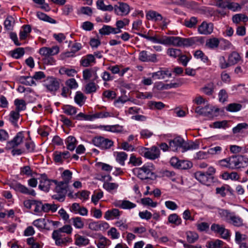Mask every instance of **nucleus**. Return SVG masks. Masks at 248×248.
<instances>
[{"label": "nucleus", "instance_id": "1", "mask_svg": "<svg viewBox=\"0 0 248 248\" xmlns=\"http://www.w3.org/2000/svg\"><path fill=\"white\" fill-rule=\"evenodd\" d=\"M146 32L142 33L139 32L138 34L147 40L155 43H159L163 45H172L177 46H190L196 42L203 41L201 37H193L189 38H184L176 36H163L161 38H158V36L155 35L150 36L149 35V32L146 33Z\"/></svg>", "mask_w": 248, "mask_h": 248}, {"label": "nucleus", "instance_id": "2", "mask_svg": "<svg viewBox=\"0 0 248 248\" xmlns=\"http://www.w3.org/2000/svg\"><path fill=\"white\" fill-rule=\"evenodd\" d=\"M146 17L149 20H152L155 22H159L157 23V27H155V29L165 30L167 29L168 25L170 21L166 17H163L161 14L158 12L149 10L146 12Z\"/></svg>", "mask_w": 248, "mask_h": 248}, {"label": "nucleus", "instance_id": "3", "mask_svg": "<svg viewBox=\"0 0 248 248\" xmlns=\"http://www.w3.org/2000/svg\"><path fill=\"white\" fill-rule=\"evenodd\" d=\"M154 167L152 164L144 165L141 168H136L132 170L133 173L141 180L153 179L155 175L153 172Z\"/></svg>", "mask_w": 248, "mask_h": 248}, {"label": "nucleus", "instance_id": "4", "mask_svg": "<svg viewBox=\"0 0 248 248\" xmlns=\"http://www.w3.org/2000/svg\"><path fill=\"white\" fill-rule=\"evenodd\" d=\"M231 169L245 168L248 165V158L244 155H233L230 157Z\"/></svg>", "mask_w": 248, "mask_h": 248}, {"label": "nucleus", "instance_id": "5", "mask_svg": "<svg viewBox=\"0 0 248 248\" xmlns=\"http://www.w3.org/2000/svg\"><path fill=\"white\" fill-rule=\"evenodd\" d=\"M92 142L94 145L102 150L109 149L113 145V142L111 140L101 136L93 138Z\"/></svg>", "mask_w": 248, "mask_h": 248}, {"label": "nucleus", "instance_id": "6", "mask_svg": "<svg viewBox=\"0 0 248 248\" xmlns=\"http://www.w3.org/2000/svg\"><path fill=\"white\" fill-rule=\"evenodd\" d=\"M52 237L55 240L56 245L59 246L66 245L67 243L72 241V239L70 237L65 236V235L59 232L57 230H54L53 232Z\"/></svg>", "mask_w": 248, "mask_h": 248}, {"label": "nucleus", "instance_id": "7", "mask_svg": "<svg viewBox=\"0 0 248 248\" xmlns=\"http://www.w3.org/2000/svg\"><path fill=\"white\" fill-rule=\"evenodd\" d=\"M44 86L50 92H55L60 87V82L55 78L50 77L44 80Z\"/></svg>", "mask_w": 248, "mask_h": 248}, {"label": "nucleus", "instance_id": "8", "mask_svg": "<svg viewBox=\"0 0 248 248\" xmlns=\"http://www.w3.org/2000/svg\"><path fill=\"white\" fill-rule=\"evenodd\" d=\"M11 187L17 192H20L22 194H27L32 196L36 195L35 191L32 189L28 188L26 186L21 184L15 182L11 185Z\"/></svg>", "mask_w": 248, "mask_h": 248}, {"label": "nucleus", "instance_id": "9", "mask_svg": "<svg viewBox=\"0 0 248 248\" xmlns=\"http://www.w3.org/2000/svg\"><path fill=\"white\" fill-rule=\"evenodd\" d=\"M24 138V132L22 131L18 132L12 140L7 142L5 149L10 150L18 146L23 142Z\"/></svg>", "mask_w": 248, "mask_h": 248}, {"label": "nucleus", "instance_id": "10", "mask_svg": "<svg viewBox=\"0 0 248 248\" xmlns=\"http://www.w3.org/2000/svg\"><path fill=\"white\" fill-rule=\"evenodd\" d=\"M129 23V19L124 18L123 20H117L116 23V28L111 27L108 25H103V27L99 30L98 31H116L118 30L121 31V29L124 28L125 26L128 25Z\"/></svg>", "mask_w": 248, "mask_h": 248}, {"label": "nucleus", "instance_id": "11", "mask_svg": "<svg viewBox=\"0 0 248 248\" xmlns=\"http://www.w3.org/2000/svg\"><path fill=\"white\" fill-rule=\"evenodd\" d=\"M211 230L214 232L220 234L224 239H227L230 236L229 230L223 225L214 223L211 225Z\"/></svg>", "mask_w": 248, "mask_h": 248}, {"label": "nucleus", "instance_id": "12", "mask_svg": "<svg viewBox=\"0 0 248 248\" xmlns=\"http://www.w3.org/2000/svg\"><path fill=\"white\" fill-rule=\"evenodd\" d=\"M98 68L96 67L86 69L83 71V78L84 80H89L93 78L92 81H95L98 78L97 71Z\"/></svg>", "mask_w": 248, "mask_h": 248}, {"label": "nucleus", "instance_id": "13", "mask_svg": "<svg viewBox=\"0 0 248 248\" xmlns=\"http://www.w3.org/2000/svg\"><path fill=\"white\" fill-rule=\"evenodd\" d=\"M52 180L47 178L46 175L45 173L41 175L39 178V188L41 190L48 192L50 189V186Z\"/></svg>", "mask_w": 248, "mask_h": 248}, {"label": "nucleus", "instance_id": "14", "mask_svg": "<svg viewBox=\"0 0 248 248\" xmlns=\"http://www.w3.org/2000/svg\"><path fill=\"white\" fill-rule=\"evenodd\" d=\"M184 139L180 136L176 137L173 140L169 141L170 150L176 152L181 148H183V144L184 143Z\"/></svg>", "mask_w": 248, "mask_h": 248}, {"label": "nucleus", "instance_id": "15", "mask_svg": "<svg viewBox=\"0 0 248 248\" xmlns=\"http://www.w3.org/2000/svg\"><path fill=\"white\" fill-rule=\"evenodd\" d=\"M119 5H115L114 6V12L117 15L125 16L127 15L130 12L129 5L124 2H120Z\"/></svg>", "mask_w": 248, "mask_h": 248}, {"label": "nucleus", "instance_id": "16", "mask_svg": "<svg viewBox=\"0 0 248 248\" xmlns=\"http://www.w3.org/2000/svg\"><path fill=\"white\" fill-rule=\"evenodd\" d=\"M208 176L204 172L201 171H197L194 173V177L198 181L206 185H209L211 183L213 182V180Z\"/></svg>", "mask_w": 248, "mask_h": 248}, {"label": "nucleus", "instance_id": "17", "mask_svg": "<svg viewBox=\"0 0 248 248\" xmlns=\"http://www.w3.org/2000/svg\"><path fill=\"white\" fill-rule=\"evenodd\" d=\"M114 205L123 209L130 210L136 207V204L128 200L117 201L114 202Z\"/></svg>", "mask_w": 248, "mask_h": 248}, {"label": "nucleus", "instance_id": "18", "mask_svg": "<svg viewBox=\"0 0 248 248\" xmlns=\"http://www.w3.org/2000/svg\"><path fill=\"white\" fill-rule=\"evenodd\" d=\"M152 78L155 79H163L166 78L171 77V73L169 70H159L155 72L150 73Z\"/></svg>", "mask_w": 248, "mask_h": 248}, {"label": "nucleus", "instance_id": "19", "mask_svg": "<svg viewBox=\"0 0 248 248\" xmlns=\"http://www.w3.org/2000/svg\"><path fill=\"white\" fill-rule=\"evenodd\" d=\"M139 59L140 61L144 62H156V57L155 54H148L146 51H142L139 54Z\"/></svg>", "mask_w": 248, "mask_h": 248}, {"label": "nucleus", "instance_id": "20", "mask_svg": "<svg viewBox=\"0 0 248 248\" xmlns=\"http://www.w3.org/2000/svg\"><path fill=\"white\" fill-rule=\"evenodd\" d=\"M56 185L55 191L57 193H59L63 195H66L67 192V188L68 185L63 183V182H58L57 180H52Z\"/></svg>", "mask_w": 248, "mask_h": 248}, {"label": "nucleus", "instance_id": "21", "mask_svg": "<svg viewBox=\"0 0 248 248\" xmlns=\"http://www.w3.org/2000/svg\"><path fill=\"white\" fill-rule=\"evenodd\" d=\"M121 215L120 211L116 208L108 210L105 214L104 217L107 220L118 218Z\"/></svg>", "mask_w": 248, "mask_h": 248}, {"label": "nucleus", "instance_id": "22", "mask_svg": "<svg viewBox=\"0 0 248 248\" xmlns=\"http://www.w3.org/2000/svg\"><path fill=\"white\" fill-rule=\"evenodd\" d=\"M111 32H100L102 35H108ZM114 34L118 33L119 34L117 35L116 37L117 39L121 38L124 42L127 41L129 39L132 37V36L130 35L127 32H113Z\"/></svg>", "mask_w": 248, "mask_h": 248}, {"label": "nucleus", "instance_id": "23", "mask_svg": "<svg viewBox=\"0 0 248 248\" xmlns=\"http://www.w3.org/2000/svg\"><path fill=\"white\" fill-rule=\"evenodd\" d=\"M65 144L66 148L71 151H73L76 147L77 141L74 137L70 136L66 139Z\"/></svg>", "mask_w": 248, "mask_h": 248}, {"label": "nucleus", "instance_id": "24", "mask_svg": "<svg viewBox=\"0 0 248 248\" xmlns=\"http://www.w3.org/2000/svg\"><path fill=\"white\" fill-rule=\"evenodd\" d=\"M218 213L220 217L224 220L228 222L230 221L233 213L231 212L229 210L223 209H219Z\"/></svg>", "mask_w": 248, "mask_h": 248}, {"label": "nucleus", "instance_id": "25", "mask_svg": "<svg viewBox=\"0 0 248 248\" xmlns=\"http://www.w3.org/2000/svg\"><path fill=\"white\" fill-rule=\"evenodd\" d=\"M214 24L210 22L203 21L199 26L198 31H213Z\"/></svg>", "mask_w": 248, "mask_h": 248}, {"label": "nucleus", "instance_id": "26", "mask_svg": "<svg viewBox=\"0 0 248 248\" xmlns=\"http://www.w3.org/2000/svg\"><path fill=\"white\" fill-rule=\"evenodd\" d=\"M168 222L175 226H179L182 223V219L176 214L173 213L169 216Z\"/></svg>", "mask_w": 248, "mask_h": 248}, {"label": "nucleus", "instance_id": "27", "mask_svg": "<svg viewBox=\"0 0 248 248\" xmlns=\"http://www.w3.org/2000/svg\"><path fill=\"white\" fill-rule=\"evenodd\" d=\"M95 61V58L92 54H88L85 57L83 58L80 61L81 64L84 67H87L92 62Z\"/></svg>", "mask_w": 248, "mask_h": 248}, {"label": "nucleus", "instance_id": "28", "mask_svg": "<svg viewBox=\"0 0 248 248\" xmlns=\"http://www.w3.org/2000/svg\"><path fill=\"white\" fill-rule=\"evenodd\" d=\"M240 60V56L239 54L235 52H232L228 57V61L229 64L231 65H234Z\"/></svg>", "mask_w": 248, "mask_h": 248}, {"label": "nucleus", "instance_id": "29", "mask_svg": "<svg viewBox=\"0 0 248 248\" xmlns=\"http://www.w3.org/2000/svg\"><path fill=\"white\" fill-rule=\"evenodd\" d=\"M20 82L24 85L27 86H32L36 85L33 80V78L30 76H21L19 78Z\"/></svg>", "mask_w": 248, "mask_h": 248}, {"label": "nucleus", "instance_id": "30", "mask_svg": "<svg viewBox=\"0 0 248 248\" xmlns=\"http://www.w3.org/2000/svg\"><path fill=\"white\" fill-rule=\"evenodd\" d=\"M215 86L213 82H210L201 88V91L207 95H211L214 90Z\"/></svg>", "mask_w": 248, "mask_h": 248}, {"label": "nucleus", "instance_id": "31", "mask_svg": "<svg viewBox=\"0 0 248 248\" xmlns=\"http://www.w3.org/2000/svg\"><path fill=\"white\" fill-rule=\"evenodd\" d=\"M89 243V240L85 236L78 235L76 236L75 244L78 246H86Z\"/></svg>", "mask_w": 248, "mask_h": 248}, {"label": "nucleus", "instance_id": "32", "mask_svg": "<svg viewBox=\"0 0 248 248\" xmlns=\"http://www.w3.org/2000/svg\"><path fill=\"white\" fill-rule=\"evenodd\" d=\"M127 155L124 152H120L116 153V160L121 165L124 166V161L127 158Z\"/></svg>", "mask_w": 248, "mask_h": 248}, {"label": "nucleus", "instance_id": "33", "mask_svg": "<svg viewBox=\"0 0 248 248\" xmlns=\"http://www.w3.org/2000/svg\"><path fill=\"white\" fill-rule=\"evenodd\" d=\"M104 130L113 133H119L122 131V127L119 124L104 125Z\"/></svg>", "mask_w": 248, "mask_h": 248}, {"label": "nucleus", "instance_id": "34", "mask_svg": "<svg viewBox=\"0 0 248 248\" xmlns=\"http://www.w3.org/2000/svg\"><path fill=\"white\" fill-rule=\"evenodd\" d=\"M14 104L16 107V110L19 112L24 110L26 108V102L23 99H15Z\"/></svg>", "mask_w": 248, "mask_h": 248}, {"label": "nucleus", "instance_id": "35", "mask_svg": "<svg viewBox=\"0 0 248 248\" xmlns=\"http://www.w3.org/2000/svg\"><path fill=\"white\" fill-rule=\"evenodd\" d=\"M36 16L40 20L48 22L50 23H56V21L46 15V14L42 13L41 12H37L36 13Z\"/></svg>", "mask_w": 248, "mask_h": 248}, {"label": "nucleus", "instance_id": "36", "mask_svg": "<svg viewBox=\"0 0 248 248\" xmlns=\"http://www.w3.org/2000/svg\"><path fill=\"white\" fill-rule=\"evenodd\" d=\"M199 148V144L194 142H189L186 143L185 141L183 144L182 152H186L187 150H194Z\"/></svg>", "mask_w": 248, "mask_h": 248}, {"label": "nucleus", "instance_id": "37", "mask_svg": "<svg viewBox=\"0 0 248 248\" xmlns=\"http://www.w3.org/2000/svg\"><path fill=\"white\" fill-rule=\"evenodd\" d=\"M229 223L235 226L240 227L243 225V219L233 213Z\"/></svg>", "mask_w": 248, "mask_h": 248}, {"label": "nucleus", "instance_id": "38", "mask_svg": "<svg viewBox=\"0 0 248 248\" xmlns=\"http://www.w3.org/2000/svg\"><path fill=\"white\" fill-rule=\"evenodd\" d=\"M72 172L68 170H66L63 171L62 174V177L63 179L62 181L63 183L68 185V184L70 182L72 179Z\"/></svg>", "mask_w": 248, "mask_h": 248}, {"label": "nucleus", "instance_id": "39", "mask_svg": "<svg viewBox=\"0 0 248 248\" xmlns=\"http://www.w3.org/2000/svg\"><path fill=\"white\" fill-rule=\"evenodd\" d=\"M186 234L187 241L190 243H193L195 242L199 238L198 233L194 232H187Z\"/></svg>", "mask_w": 248, "mask_h": 248}, {"label": "nucleus", "instance_id": "40", "mask_svg": "<svg viewBox=\"0 0 248 248\" xmlns=\"http://www.w3.org/2000/svg\"><path fill=\"white\" fill-rule=\"evenodd\" d=\"M219 43L218 39L216 38H211L207 40L206 46L211 49H214L218 47Z\"/></svg>", "mask_w": 248, "mask_h": 248}, {"label": "nucleus", "instance_id": "41", "mask_svg": "<svg viewBox=\"0 0 248 248\" xmlns=\"http://www.w3.org/2000/svg\"><path fill=\"white\" fill-rule=\"evenodd\" d=\"M92 81L89 82L85 87V91L86 93H91L96 92L97 88V85Z\"/></svg>", "mask_w": 248, "mask_h": 248}, {"label": "nucleus", "instance_id": "42", "mask_svg": "<svg viewBox=\"0 0 248 248\" xmlns=\"http://www.w3.org/2000/svg\"><path fill=\"white\" fill-rule=\"evenodd\" d=\"M19 111H12L10 113V121L15 126H17V121L19 118Z\"/></svg>", "mask_w": 248, "mask_h": 248}, {"label": "nucleus", "instance_id": "43", "mask_svg": "<svg viewBox=\"0 0 248 248\" xmlns=\"http://www.w3.org/2000/svg\"><path fill=\"white\" fill-rule=\"evenodd\" d=\"M73 225L77 229H82L84 227V222L80 217H75L71 218Z\"/></svg>", "mask_w": 248, "mask_h": 248}, {"label": "nucleus", "instance_id": "44", "mask_svg": "<svg viewBox=\"0 0 248 248\" xmlns=\"http://www.w3.org/2000/svg\"><path fill=\"white\" fill-rule=\"evenodd\" d=\"M226 8L234 12L238 11L241 9V6L238 3L229 2V1H228L227 4L225 5Z\"/></svg>", "mask_w": 248, "mask_h": 248}, {"label": "nucleus", "instance_id": "45", "mask_svg": "<svg viewBox=\"0 0 248 248\" xmlns=\"http://www.w3.org/2000/svg\"><path fill=\"white\" fill-rule=\"evenodd\" d=\"M75 102L79 106H81L85 102V97L83 94L80 92H77L74 98Z\"/></svg>", "mask_w": 248, "mask_h": 248}, {"label": "nucleus", "instance_id": "46", "mask_svg": "<svg viewBox=\"0 0 248 248\" xmlns=\"http://www.w3.org/2000/svg\"><path fill=\"white\" fill-rule=\"evenodd\" d=\"M47 220L45 218H39L35 220L32 224L38 228H45L46 227Z\"/></svg>", "mask_w": 248, "mask_h": 248}, {"label": "nucleus", "instance_id": "47", "mask_svg": "<svg viewBox=\"0 0 248 248\" xmlns=\"http://www.w3.org/2000/svg\"><path fill=\"white\" fill-rule=\"evenodd\" d=\"M11 55L13 58L19 59L25 53L24 49L22 47H18L11 51Z\"/></svg>", "mask_w": 248, "mask_h": 248}, {"label": "nucleus", "instance_id": "48", "mask_svg": "<svg viewBox=\"0 0 248 248\" xmlns=\"http://www.w3.org/2000/svg\"><path fill=\"white\" fill-rule=\"evenodd\" d=\"M248 20V17L243 14H236L232 17V21L234 23H238L240 22H245Z\"/></svg>", "mask_w": 248, "mask_h": 248}, {"label": "nucleus", "instance_id": "49", "mask_svg": "<svg viewBox=\"0 0 248 248\" xmlns=\"http://www.w3.org/2000/svg\"><path fill=\"white\" fill-rule=\"evenodd\" d=\"M64 112L69 115H73L75 114L77 112V108L70 105L64 106L63 108Z\"/></svg>", "mask_w": 248, "mask_h": 248}, {"label": "nucleus", "instance_id": "50", "mask_svg": "<svg viewBox=\"0 0 248 248\" xmlns=\"http://www.w3.org/2000/svg\"><path fill=\"white\" fill-rule=\"evenodd\" d=\"M242 108V106L240 104L231 103L228 105L226 110L230 112H236L240 110Z\"/></svg>", "mask_w": 248, "mask_h": 248}, {"label": "nucleus", "instance_id": "51", "mask_svg": "<svg viewBox=\"0 0 248 248\" xmlns=\"http://www.w3.org/2000/svg\"><path fill=\"white\" fill-rule=\"evenodd\" d=\"M59 72L61 74H66L69 77H73L77 72L74 69H68L65 67H62L60 68Z\"/></svg>", "mask_w": 248, "mask_h": 248}, {"label": "nucleus", "instance_id": "52", "mask_svg": "<svg viewBox=\"0 0 248 248\" xmlns=\"http://www.w3.org/2000/svg\"><path fill=\"white\" fill-rule=\"evenodd\" d=\"M248 128V124L245 123H240L238 124L235 127L232 129L233 133H238L241 132L243 129Z\"/></svg>", "mask_w": 248, "mask_h": 248}, {"label": "nucleus", "instance_id": "53", "mask_svg": "<svg viewBox=\"0 0 248 248\" xmlns=\"http://www.w3.org/2000/svg\"><path fill=\"white\" fill-rule=\"evenodd\" d=\"M194 57L197 59H200L203 62H206L208 61V58L201 50H198L195 52Z\"/></svg>", "mask_w": 248, "mask_h": 248}, {"label": "nucleus", "instance_id": "54", "mask_svg": "<svg viewBox=\"0 0 248 248\" xmlns=\"http://www.w3.org/2000/svg\"><path fill=\"white\" fill-rule=\"evenodd\" d=\"M14 23V18L11 16H8L4 21V27L6 30H13V25Z\"/></svg>", "mask_w": 248, "mask_h": 248}, {"label": "nucleus", "instance_id": "55", "mask_svg": "<svg viewBox=\"0 0 248 248\" xmlns=\"http://www.w3.org/2000/svg\"><path fill=\"white\" fill-rule=\"evenodd\" d=\"M192 166V164L191 162L187 160H181L179 165V169L186 170L190 168Z\"/></svg>", "mask_w": 248, "mask_h": 248}, {"label": "nucleus", "instance_id": "56", "mask_svg": "<svg viewBox=\"0 0 248 248\" xmlns=\"http://www.w3.org/2000/svg\"><path fill=\"white\" fill-rule=\"evenodd\" d=\"M218 61L219 66L222 69H226L230 66V65L229 64V62L228 61L227 62L226 61L224 56H221L219 57Z\"/></svg>", "mask_w": 248, "mask_h": 248}, {"label": "nucleus", "instance_id": "57", "mask_svg": "<svg viewBox=\"0 0 248 248\" xmlns=\"http://www.w3.org/2000/svg\"><path fill=\"white\" fill-rule=\"evenodd\" d=\"M221 151L222 148L221 147L215 146L209 148L207 151L209 157H210V156L219 154Z\"/></svg>", "mask_w": 248, "mask_h": 248}, {"label": "nucleus", "instance_id": "58", "mask_svg": "<svg viewBox=\"0 0 248 248\" xmlns=\"http://www.w3.org/2000/svg\"><path fill=\"white\" fill-rule=\"evenodd\" d=\"M142 161L141 158H137L134 154L130 156L128 164H132L133 166H139L141 165Z\"/></svg>", "mask_w": 248, "mask_h": 248}, {"label": "nucleus", "instance_id": "59", "mask_svg": "<svg viewBox=\"0 0 248 248\" xmlns=\"http://www.w3.org/2000/svg\"><path fill=\"white\" fill-rule=\"evenodd\" d=\"M197 19L194 16L191 17L189 19L185 20V25L188 28L194 27L197 23Z\"/></svg>", "mask_w": 248, "mask_h": 248}, {"label": "nucleus", "instance_id": "60", "mask_svg": "<svg viewBox=\"0 0 248 248\" xmlns=\"http://www.w3.org/2000/svg\"><path fill=\"white\" fill-rule=\"evenodd\" d=\"M167 53L170 56L176 58L179 57L182 52L181 51L177 48H169L168 50Z\"/></svg>", "mask_w": 248, "mask_h": 248}, {"label": "nucleus", "instance_id": "61", "mask_svg": "<svg viewBox=\"0 0 248 248\" xmlns=\"http://www.w3.org/2000/svg\"><path fill=\"white\" fill-rule=\"evenodd\" d=\"M118 187V184L115 183H105L103 185V187L108 192L116 189Z\"/></svg>", "mask_w": 248, "mask_h": 248}, {"label": "nucleus", "instance_id": "62", "mask_svg": "<svg viewBox=\"0 0 248 248\" xmlns=\"http://www.w3.org/2000/svg\"><path fill=\"white\" fill-rule=\"evenodd\" d=\"M141 202L144 205H148L152 207H155L157 205L156 202H154L151 198L148 197L141 199Z\"/></svg>", "mask_w": 248, "mask_h": 248}, {"label": "nucleus", "instance_id": "63", "mask_svg": "<svg viewBox=\"0 0 248 248\" xmlns=\"http://www.w3.org/2000/svg\"><path fill=\"white\" fill-rule=\"evenodd\" d=\"M223 242L218 239L214 241H211L208 243V248H219L222 246Z\"/></svg>", "mask_w": 248, "mask_h": 248}, {"label": "nucleus", "instance_id": "64", "mask_svg": "<svg viewBox=\"0 0 248 248\" xmlns=\"http://www.w3.org/2000/svg\"><path fill=\"white\" fill-rule=\"evenodd\" d=\"M27 152H33L35 150V145L34 143L30 140H27L25 143Z\"/></svg>", "mask_w": 248, "mask_h": 248}]
</instances>
